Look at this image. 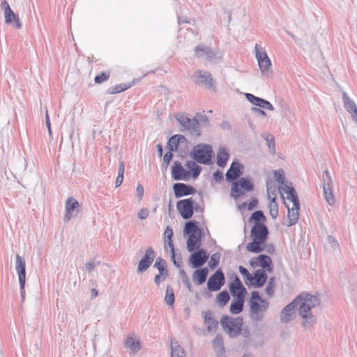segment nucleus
Returning a JSON list of instances; mask_svg holds the SVG:
<instances>
[{"instance_id": "35", "label": "nucleus", "mask_w": 357, "mask_h": 357, "mask_svg": "<svg viewBox=\"0 0 357 357\" xmlns=\"http://www.w3.org/2000/svg\"><path fill=\"white\" fill-rule=\"evenodd\" d=\"M185 166L191 172L193 178H197L202 172V167L198 165L195 161L188 160L186 162Z\"/></svg>"}, {"instance_id": "20", "label": "nucleus", "mask_w": 357, "mask_h": 357, "mask_svg": "<svg viewBox=\"0 0 357 357\" xmlns=\"http://www.w3.org/2000/svg\"><path fill=\"white\" fill-rule=\"evenodd\" d=\"M190 176L189 172L186 171L179 161H174L172 167V177L174 181H185Z\"/></svg>"}, {"instance_id": "9", "label": "nucleus", "mask_w": 357, "mask_h": 357, "mask_svg": "<svg viewBox=\"0 0 357 357\" xmlns=\"http://www.w3.org/2000/svg\"><path fill=\"white\" fill-rule=\"evenodd\" d=\"M192 79L194 82L197 85L204 86L208 89H214L215 81L211 74L208 71L199 70L194 73Z\"/></svg>"}, {"instance_id": "7", "label": "nucleus", "mask_w": 357, "mask_h": 357, "mask_svg": "<svg viewBox=\"0 0 357 357\" xmlns=\"http://www.w3.org/2000/svg\"><path fill=\"white\" fill-rule=\"evenodd\" d=\"M243 323L242 317L232 318L224 315L220 319V324L223 330L226 331L231 337H236L241 333Z\"/></svg>"}, {"instance_id": "4", "label": "nucleus", "mask_w": 357, "mask_h": 357, "mask_svg": "<svg viewBox=\"0 0 357 357\" xmlns=\"http://www.w3.org/2000/svg\"><path fill=\"white\" fill-rule=\"evenodd\" d=\"M250 233L252 241L247 245L246 249L252 253L263 252L269 234L267 227L265 224H254Z\"/></svg>"}, {"instance_id": "51", "label": "nucleus", "mask_w": 357, "mask_h": 357, "mask_svg": "<svg viewBox=\"0 0 357 357\" xmlns=\"http://www.w3.org/2000/svg\"><path fill=\"white\" fill-rule=\"evenodd\" d=\"M273 175L275 181L282 185H284L285 181V176L284 174V171L282 169L275 170L273 172Z\"/></svg>"}, {"instance_id": "21", "label": "nucleus", "mask_w": 357, "mask_h": 357, "mask_svg": "<svg viewBox=\"0 0 357 357\" xmlns=\"http://www.w3.org/2000/svg\"><path fill=\"white\" fill-rule=\"evenodd\" d=\"M342 101L344 109L351 114L353 120L357 118V106L347 92L342 91Z\"/></svg>"}, {"instance_id": "60", "label": "nucleus", "mask_w": 357, "mask_h": 357, "mask_svg": "<svg viewBox=\"0 0 357 357\" xmlns=\"http://www.w3.org/2000/svg\"><path fill=\"white\" fill-rule=\"evenodd\" d=\"M251 111L257 114L258 116L266 117V113L259 107H252Z\"/></svg>"}, {"instance_id": "56", "label": "nucleus", "mask_w": 357, "mask_h": 357, "mask_svg": "<svg viewBox=\"0 0 357 357\" xmlns=\"http://www.w3.org/2000/svg\"><path fill=\"white\" fill-rule=\"evenodd\" d=\"M173 151H167L164 157H163V165H165V168H167L168 167V165H169V162L171 161V160L173 158V153H172Z\"/></svg>"}, {"instance_id": "24", "label": "nucleus", "mask_w": 357, "mask_h": 357, "mask_svg": "<svg viewBox=\"0 0 357 357\" xmlns=\"http://www.w3.org/2000/svg\"><path fill=\"white\" fill-rule=\"evenodd\" d=\"M204 234L196 235H190L187 240V249L189 252H192L197 250L201 249L202 240Z\"/></svg>"}, {"instance_id": "59", "label": "nucleus", "mask_w": 357, "mask_h": 357, "mask_svg": "<svg viewBox=\"0 0 357 357\" xmlns=\"http://www.w3.org/2000/svg\"><path fill=\"white\" fill-rule=\"evenodd\" d=\"M266 188H267V194L270 199H271V195L275 197V188L274 186L271 185V184L267 182L266 183Z\"/></svg>"}, {"instance_id": "12", "label": "nucleus", "mask_w": 357, "mask_h": 357, "mask_svg": "<svg viewBox=\"0 0 357 357\" xmlns=\"http://www.w3.org/2000/svg\"><path fill=\"white\" fill-rule=\"evenodd\" d=\"M194 204L195 201L192 198L184 199L177 202L178 211L184 220L192 218L194 213Z\"/></svg>"}, {"instance_id": "18", "label": "nucleus", "mask_w": 357, "mask_h": 357, "mask_svg": "<svg viewBox=\"0 0 357 357\" xmlns=\"http://www.w3.org/2000/svg\"><path fill=\"white\" fill-rule=\"evenodd\" d=\"M229 287L234 298L245 299L247 289L237 276L235 277L234 280L229 284Z\"/></svg>"}, {"instance_id": "13", "label": "nucleus", "mask_w": 357, "mask_h": 357, "mask_svg": "<svg viewBox=\"0 0 357 357\" xmlns=\"http://www.w3.org/2000/svg\"><path fill=\"white\" fill-rule=\"evenodd\" d=\"M195 56L198 58L205 57L209 61H215L222 58L221 54L203 44L198 45L195 50Z\"/></svg>"}, {"instance_id": "37", "label": "nucleus", "mask_w": 357, "mask_h": 357, "mask_svg": "<svg viewBox=\"0 0 357 357\" xmlns=\"http://www.w3.org/2000/svg\"><path fill=\"white\" fill-rule=\"evenodd\" d=\"M132 86V83L117 84L114 86L109 87L107 89V93L109 94H117L130 89Z\"/></svg>"}, {"instance_id": "5", "label": "nucleus", "mask_w": 357, "mask_h": 357, "mask_svg": "<svg viewBox=\"0 0 357 357\" xmlns=\"http://www.w3.org/2000/svg\"><path fill=\"white\" fill-rule=\"evenodd\" d=\"M280 190L286 193L287 199H289L293 203L291 208L286 205L288 210L287 216L289 219L287 227L293 226L297 223L299 216L298 211L300 209V203L298 195L294 187L287 185L280 187Z\"/></svg>"}, {"instance_id": "19", "label": "nucleus", "mask_w": 357, "mask_h": 357, "mask_svg": "<svg viewBox=\"0 0 357 357\" xmlns=\"http://www.w3.org/2000/svg\"><path fill=\"white\" fill-rule=\"evenodd\" d=\"M173 190L174 195L177 198L194 195L197 192L193 186L183 183H174L173 185Z\"/></svg>"}, {"instance_id": "17", "label": "nucleus", "mask_w": 357, "mask_h": 357, "mask_svg": "<svg viewBox=\"0 0 357 357\" xmlns=\"http://www.w3.org/2000/svg\"><path fill=\"white\" fill-rule=\"evenodd\" d=\"M155 257V253L152 247L146 250L144 255L140 259L137 271L138 273H143L146 271L152 264Z\"/></svg>"}, {"instance_id": "31", "label": "nucleus", "mask_w": 357, "mask_h": 357, "mask_svg": "<svg viewBox=\"0 0 357 357\" xmlns=\"http://www.w3.org/2000/svg\"><path fill=\"white\" fill-rule=\"evenodd\" d=\"M5 23L10 24L15 22V26L17 29H21L22 24L20 22L18 16L11 10L4 13Z\"/></svg>"}, {"instance_id": "62", "label": "nucleus", "mask_w": 357, "mask_h": 357, "mask_svg": "<svg viewBox=\"0 0 357 357\" xmlns=\"http://www.w3.org/2000/svg\"><path fill=\"white\" fill-rule=\"evenodd\" d=\"M137 195L139 200H141L143 197L144 190V187L141 184H138L136 189Z\"/></svg>"}, {"instance_id": "10", "label": "nucleus", "mask_w": 357, "mask_h": 357, "mask_svg": "<svg viewBox=\"0 0 357 357\" xmlns=\"http://www.w3.org/2000/svg\"><path fill=\"white\" fill-rule=\"evenodd\" d=\"M225 283V276L222 269L218 268L211 275L207 282V289L209 291L220 290Z\"/></svg>"}, {"instance_id": "34", "label": "nucleus", "mask_w": 357, "mask_h": 357, "mask_svg": "<svg viewBox=\"0 0 357 357\" xmlns=\"http://www.w3.org/2000/svg\"><path fill=\"white\" fill-rule=\"evenodd\" d=\"M248 221L249 222H254V224H264L266 218L261 210H258L252 213Z\"/></svg>"}, {"instance_id": "2", "label": "nucleus", "mask_w": 357, "mask_h": 357, "mask_svg": "<svg viewBox=\"0 0 357 357\" xmlns=\"http://www.w3.org/2000/svg\"><path fill=\"white\" fill-rule=\"evenodd\" d=\"M296 308L298 307L299 314L304 319L302 325L304 328H310L315 323V317L312 315L311 310L320 303L318 296L310 294L303 293L294 299Z\"/></svg>"}, {"instance_id": "46", "label": "nucleus", "mask_w": 357, "mask_h": 357, "mask_svg": "<svg viewBox=\"0 0 357 357\" xmlns=\"http://www.w3.org/2000/svg\"><path fill=\"white\" fill-rule=\"evenodd\" d=\"M245 96L246 99L250 103H252L253 105H255L257 107H259V105L261 103V100L262 98H261L259 97H257V96H255V95H253L252 93H245Z\"/></svg>"}, {"instance_id": "38", "label": "nucleus", "mask_w": 357, "mask_h": 357, "mask_svg": "<svg viewBox=\"0 0 357 357\" xmlns=\"http://www.w3.org/2000/svg\"><path fill=\"white\" fill-rule=\"evenodd\" d=\"M230 299L229 294L227 290L220 292L216 297V302L220 307H224Z\"/></svg>"}, {"instance_id": "40", "label": "nucleus", "mask_w": 357, "mask_h": 357, "mask_svg": "<svg viewBox=\"0 0 357 357\" xmlns=\"http://www.w3.org/2000/svg\"><path fill=\"white\" fill-rule=\"evenodd\" d=\"M324 195L326 202L329 205L332 206L335 204V198L332 190V186L323 187Z\"/></svg>"}, {"instance_id": "1", "label": "nucleus", "mask_w": 357, "mask_h": 357, "mask_svg": "<svg viewBox=\"0 0 357 357\" xmlns=\"http://www.w3.org/2000/svg\"><path fill=\"white\" fill-rule=\"evenodd\" d=\"M244 169L242 163L234 160L225 174L226 181L231 183L230 196L236 200L255 188V185L249 176L241 177Z\"/></svg>"}, {"instance_id": "45", "label": "nucleus", "mask_w": 357, "mask_h": 357, "mask_svg": "<svg viewBox=\"0 0 357 357\" xmlns=\"http://www.w3.org/2000/svg\"><path fill=\"white\" fill-rule=\"evenodd\" d=\"M245 96L246 99L250 103H252L253 105H255L257 107H259V105L261 103V100L262 98H261L259 97H257V96H255V95H253L252 93H245Z\"/></svg>"}, {"instance_id": "8", "label": "nucleus", "mask_w": 357, "mask_h": 357, "mask_svg": "<svg viewBox=\"0 0 357 357\" xmlns=\"http://www.w3.org/2000/svg\"><path fill=\"white\" fill-rule=\"evenodd\" d=\"M176 118L184 130H188L191 135H200L199 123L195 118L190 119L182 114H178Z\"/></svg>"}, {"instance_id": "57", "label": "nucleus", "mask_w": 357, "mask_h": 357, "mask_svg": "<svg viewBox=\"0 0 357 357\" xmlns=\"http://www.w3.org/2000/svg\"><path fill=\"white\" fill-rule=\"evenodd\" d=\"M19 166H18V170L20 172H24L26 169L27 167V162L24 158H19Z\"/></svg>"}, {"instance_id": "44", "label": "nucleus", "mask_w": 357, "mask_h": 357, "mask_svg": "<svg viewBox=\"0 0 357 357\" xmlns=\"http://www.w3.org/2000/svg\"><path fill=\"white\" fill-rule=\"evenodd\" d=\"M323 187L332 186L333 179L328 170H325L322 174Z\"/></svg>"}, {"instance_id": "26", "label": "nucleus", "mask_w": 357, "mask_h": 357, "mask_svg": "<svg viewBox=\"0 0 357 357\" xmlns=\"http://www.w3.org/2000/svg\"><path fill=\"white\" fill-rule=\"evenodd\" d=\"M208 269L207 267L196 268L193 272L192 278L196 285H201L204 283L207 279Z\"/></svg>"}, {"instance_id": "30", "label": "nucleus", "mask_w": 357, "mask_h": 357, "mask_svg": "<svg viewBox=\"0 0 357 357\" xmlns=\"http://www.w3.org/2000/svg\"><path fill=\"white\" fill-rule=\"evenodd\" d=\"M229 153L226 148L220 147L217 153V165L220 167H224L229 160Z\"/></svg>"}, {"instance_id": "3", "label": "nucleus", "mask_w": 357, "mask_h": 357, "mask_svg": "<svg viewBox=\"0 0 357 357\" xmlns=\"http://www.w3.org/2000/svg\"><path fill=\"white\" fill-rule=\"evenodd\" d=\"M249 305V317L250 319L256 324L261 322L269 307V302L263 298L259 291H253L251 293Z\"/></svg>"}, {"instance_id": "47", "label": "nucleus", "mask_w": 357, "mask_h": 357, "mask_svg": "<svg viewBox=\"0 0 357 357\" xmlns=\"http://www.w3.org/2000/svg\"><path fill=\"white\" fill-rule=\"evenodd\" d=\"M245 96L246 99L250 103H252L253 105H255L257 107H259V105L261 103V100L262 98H261L259 97H257V96H255V95H253L252 93H245Z\"/></svg>"}, {"instance_id": "50", "label": "nucleus", "mask_w": 357, "mask_h": 357, "mask_svg": "<svg viewBox=\"0 0 357 357\" xmlns=\"http://www.w3.org/2000/svg\"><path fill=\"white\" fill-rule=\"evenodd\" d=\"M220 261V255L218 253H215L211 255V259L208 261V266L211 269H215L219 264Z\"/></svg>"}, {"instance_id": "43", "label": "nucleus", "mask_w": 357, "mask_h": 357, "mask_svg": "<svg viewBox=\"0 0 357 357\" xmlns=\"http://www.w3.org/2000/svg\"><path fill=\"white\" fill-rule=\"evenodd\" d=\"M274 288H275V278L271 277L269 278L268 284L266 287L265 291L266 294L269 296L272 297L274 294Z\"/></svg>"}, {"instance_id": "54", "label": "nucleus", "mask_w": 357, "mask_h": 357, "mask_svg": "<svg viewBox=\"0 0 357 357\" xmlns=\"http://www.w3.org/2000/svg\"><path fill=\"white\" fill-rule=\"evenodd\" d=\"M260 109H264L270 111L274 110V107L272 105V104L268 102V100L265 99H261V103L259 107Z\"/></svg>"}, {"instance_id": "28", "label": "nucleus", "mask_w": 357, "mask_h": 357, "mask_svg": "<svg viewBox=\"0 0 357 357\" xmlns=\"http://www.w3.org/2000/svg\"><path fill=\"white\" fill-rule=\"evenodd\" d=\"M213 344L218 357H225L224 340L221 335L218 334L213 340Z\"/></svg>"}, {"instance_id": "49", "label": "nucleus", "mask_w": 357, "mask_h": 357, "mask_svg": "<svg viewBox=\"0 0 357 357\" xmlns=\"http://www.w3.org/2000/svg\"><path fill=\"white\" fill-rule=\"evenodd\" d=\"M264 139L266 140L267 146H268V149H270V151L272 153H275V143L274 137L272 135L269 134L265 137Z\"/></svg>"}, {"instance_id": "42", "label": "nucleus", "mask_w": 357, "mask_h": 357, "mask_svg": "<svg viewBox=\"0 0 357 357\" xmlns=\"http://www.w3.org/2000/svg\"><path fill=\"white\" fill-rule=\"evenodd\" d=\"M179 141L176 137V135H174L170 137L168 141L169 151H176L178 148Z\"/></svg>"}, {"instance_id": "39", "label": "nucleus", "mask_w": 357, "mask_h": 357, "mask_svg": "<svg viewBox=\"0 0 357 357\" xmlns=\"http://www.w3.org/2000/svg\"><path fill=\"white\" fill-rule=\"evenodd\" d=\"M269 213L273 219H275L278 215V204L276 202V197H273L271 199V202L268 204Z\"/></svg>"}, {"instance_id": "33", "label": "nucleus", "mask_w": 357, "mask_h": 357, "mask_svg": "<svg viewBox=\"0 0 357 357\" xmlns=\"http://www.w3.org/2000/svg\"><path fill=\"white\" fill-rule=\"evenodd\" d=\"M244 301L245 299L236 298L234 301H232L229 308L230 312L234 314L241 313L243 310Z\"/></svg>"}, {"instance_id": "48", "label": "nucleus", "mask_w": 357, "mask_h": 357, "mask_svg": "<svg viewBox=\"0 0 357 357\" xmlns=\"http://www.w3.org/2000/svg\"><path fill=\"white\" fill-rule=\"evenodd\" d=\"M238 271L241 273V274L243 275L247 284H248V282H250L252 281V275L251 273H250L249 271H248V269L243 266H239Z\"/></svg>"}, {"instance_id": "16", "label": "nucleus", "mask_w": 357, "mask_h": 357, "mask_svg": "<svg viewBox=\"0 0 357 357\" xmlns=\"http://www.w3.org/2000/svg\"><path fill=\"white\" fill-rule=\"evenodd\" d=\"M124 347L130 355L135 356L142 347L139 337L134 333L129 334L124 341Z\"/></svg>"}, {"instance_id": "15", "label": "nucleus", "mask_w": 357, "mask_h": 357, "mask_svg": "<svg viewBox=\"0 0 357 357\" xmlns=\"http://www.w3.org/2000/svg\"><path fill=\"white\" fill-rule=\"evenodd\" d=\"M66 213L64 222H68L72 218L78 215L80 205L77 200L73 197H70L66 202Z\"/></svg>"}, {"instance_id": "27", "label": "nucleus", "mask_w": 357, "mask_h": 357, "mask_svg": "<svg viewBox=\"0 0 357 357\" xmlns=\"http://www.w3.org/2000/svg\"><path fill=\"white\" fill-rule=\"evenodd\" d=\"M183 233L185 235H196L203 234L204 231L198 226V222L195 220H190L186 222Z\"/></svg>"}, {"instance_id": "25", "label": "nucleus", "mask_w": 357, "mask_h": 357, "mask_svg": "<svg viewBox=\"0 0 357 357\" xmlns=\"http://www.w3.org/2000/svg\"><path fill=\"white\" fill-rule=\"evenodd\" d=\"M16 271L18 274L19 282L23 285L26 282V262L24 259L19 255H16Z\"/></svg>"}, {"instance_id": "64", "label": "nucleus", "mask_w": 357, "mask_h": 357, "mask_svg": "<svg viewBox=\"0 0 357 357\" xmlns=\"http://www.w3.org/2000/svg\"><path fill=\"white\" fill-rule=\"evenodd\" d=\"M165 237L168 240H172V238L173 236V230L167 226L165 231Z\"/></svg>"}, {"instance_id": "52", "label": "nucleus", "mask_w": 357, "mask_h": 357, "mask_svg": "<svg viewBox=\"0 0 357 357\" xmlns=\"http://www.w3.org/2000/svg\"><path fill=\"white\" fill-rule=\"evenodd\" d=\"M205 324L207 325V328L208 331H215L218 326V321L214 318L206 321Z\"/></svg>"}, {"instance_id": "32", "label": "nucleus", "mask_w": 357, "mask_h": 357, "mask_svg": "<svg viewBox=\"0 0 357 357\" xmlns=\"http://www.w3.org/2000/svg\"><path fill=\"white\" fill-rule=\"evenodd\" d=\"M171 357H185V352L177 342L171 341Z\"/></svg>"}, {"instance_id": "41", "label": "nucleus", "mask_w": 357, "mask_h": 357, "mask_svg": "<svg viewBox=\"0 0 357 357\" xmlns=\"http://www.w3.org/2000/svg\"><path fill=\"white\" fill-rule=\"evenodd\" d=\"M175 301L174 294L173 289L170 286H167L165 292V301L169 305H173Z\"/></svg>"}, {"instance_id": "53", "label": "nucleus", "mask_w": 357, "mask_h": 357, "mask_svg": "<svg viewBox=\"0 0 357 357\" xmlns=\"http://www.w3.org/2000/svg\"><path fill=\"white\" fill-rule=\"evenodd\" d=\"M109 77V73L108 72H102L100 74L97 75L95 77V82L96 83H102L106 80H107Z\"/></svg>"}, {"instance_id": "6", "label": "nucleus", "mask_w": 357, "mask_h": 357, "mask_svg": "<svg viewBox=\"0 0 357 357\" xmlns=\"http://www.w3.org/2000/svg\"><path fill=\"white\" fill-rule=\"evenodd\" d=\"M190 157L198 163L209 165L212 162L213 147L206 144H197L193 147Z\"/></svg>"}, {"instance_id": "58", "label": "nucleus", "mask_w": 357, "mask_h": 357, "mask_svg": "<svg viewBox=\"0 0 357 357\" xmlns=\"http://www.w3.org/2000/svg\"><path fill=\"white\" fill-rule=\"evenodd\" d=\"M149 214V210L146 208H142L138 211L137 216L141 220H145L148 218Z\"/></svg>"}, {"instance_id": "22", "label": "nucleus", "mask_w": 357, "mask_h": 357, "mask_svg": "<svg viewBox=\"0 0 357 357\" xmlns=\"http://www.w3.org/2000/svg\"><path fill=\"white\" fill-rule=\"evenodd\" d=\"M296 308L294 300L287 305L280 312V321L282 323H289L294 319V314Z\"/></svg>"}, {"instance_id": "61", "label": "nucleus", "mask_w": 357, "mask_h": 357, "mask_svg": "<svg viewBox=\"0 0 357 357\" xmlns=\"http://www.w3.org/2000/svg\"><path fill=\"white\" fill-rule=\"evenodd\" d=\"M213 178L216 182H221L224 178L223 173L220 170H217L213 173Z\"/></svg>"}, {"instance_id": "55", "label": "nucleus", "mask_w": 357, "mask_h": 357, "mask_svg": "<svg viewBox=\"0 0 357 357\" xmlns=\"http://www.w3.org/2000/svg\"><path fill=\"white\" fill-rule=\"evenodd\" d=\"M327 242L334 250H336L339 248V243L337 241L333 236L329 235L327 236Z\"/></svg>"}, {"instance_id": "11", "label": "nucleus", "mask_w": 357, "mask_h": 357, "mask_svg": "<svg viewBox=\"0 0 357 357\" xmlns=\"http://www.w3.org/2000/svg\"><path fill=\"white\" fill-rule=\"evenodd\" d=\"M209 258V254L204 248L192 252L189 257V264L193 268H202Z\"/></svg>"}, {"instance_id": "29", "label": "nucleus", "mask_w": 357, "mask_h": 357, "mask_svg": "<svg viewBox=\"0 0 357 357\" xmlns=\"http://www.w3.org/2000/svg\"><path fill=\"white\" fill-rule=\"evenodd\" d=\"M258 265L262 268L265 271L272 272L273 271V266L271 258L266 255H260L257 257Z\"/></svg>"}, {"instance_id": "23", "label": "nucleus", "mask_w": 357, "mask_h": 357, "mask_svg": "<svg viewBox=\"0 0 357 357\" xmlns=\"http://www.w3.org/2000/svg\"><path fill=\"white\" fill-rule=\"evenodd\" d=\"M267 279L268 275L266 271L263 269H257L252 275V279L250 284L255 288H260L264 285Z\"/></svg>"}, {"instance_id": "36", "label": "nucleus", "mask_w": 357, "mask_h": 357, "mask_svg": "<svg viewBox=\"0 0 357 357\" xmlns=\"http://www.w3.org/2000/svg\"><path fill=\"white\" fill-rule=\"evenodd\" d=\"M154 267L157 268L159 273L162 275H165V278L168 275V271L167 268V262L165 259L161 257H158L155 260Z\"/></svg>"}, {"instance_id": "14", "label": "nucleus", "mask_w": 357, "mask_h": 357, "mask_svg": "<svg viewBox=\"0 0 357 357\" xmlns=\"http://www.w3.org/2000/svg\"><path fill=\"white\" fill-rule=\"evenodd\" d=\"M255 51L259 67L261 73H264L271 67V61L266 51H264L263 48H261L257 44L255 46Z\"/></svg>"}, {"instance_id": "63", "label": "nucleus", "mask_w": 357, "mask_h": 357, "mask_svg": "<svg viewBox=\"0 0 357 357\" xmlns=\"http://www.w3.org/2000/svg\"><path fill=\"white\" fill-rule=\"evenodd\" d=\"M259 201L257 198H252L250 203L248 204V210L252 211L258 204Z\"/></svg>"}]
</instances>
